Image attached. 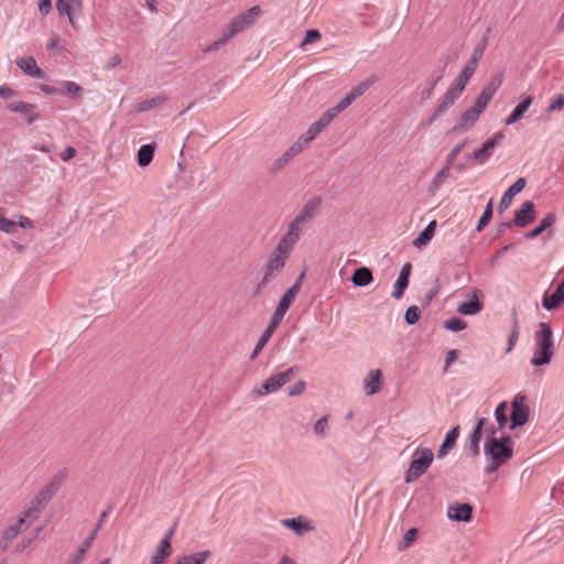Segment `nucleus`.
Returning a JSON list of instances; mask_svg holds the SVG:
<instances>
[{"label":"nucleus","instance_id":"f257e3e1","mask_svg":"<svg viewBox=\"0 0 564 564\" xmlns=\"http://www.w3.org/2000/svg\"><path fill=\"white\" fill-rule=\"evenodd\" d=\"M489 434L484 447L485 455L488 458V464L485 468L486 474L497 471L513 456L512 441L510 437L507 436L498 440L494 435V430H490Z\"/></svg>","mask_w":564,"mask_h":564},{"label":"nucleus","instance_id":"f03ea898","mask_svg":"<svg viewBox=\"0 0 564 564\" xmlns=\"http://www.w3.org/2000/svg\"><path fill=\"white\" fill-rule=\"evenodd\" d=\"M553 332L547 323H540L536 332L534 333V352L531 359L533 366L547 365L554 354L553 347Z\"/></svg>","mask_w":564,"mask_h":564},{"label":"nucleus","instance_id":"7ed1b4c3","mask_svg":"<svg viewBox=\"0 0 564 564\" xmlns=\"http://www.w3.org/2000/svg\"><path fill=\"white\" fill-rule=\"evenodd\" d=\"M262 14V10L260 7L256 6L250 8L249 10L236 15L223 30L221 39L210 45L206 52L212 50H216L219 44H224L231 37L236 36L238 33L245 31L249 26H251L257 19Z\"/></svg>","mask_w":564,"mask_h":564},{"label":"nucleus","instance_id":"20e7f679","mask_svg":"<svg viewBox=\"0 0 564 564\" xmlns=\"http://www.w3.org/2000/svg\"><path fill=\"white\" fill-rule=\"evenodd\" d=\"M433 452L430 448L417 447L413 455L410 467L405 474V482L410 484L419 479L432 465Z\"/></svg>","mask_w":564,"mask_h":564},{"label":"nucleus","instance_id":"39448f33","mask_svg":"<svg viewBox=\"0 0 564 564\" xmlns=\"http://www.w3.org/2000/svg\"><path fill=\"white\" fill-rule=\"evenodd\" d=\"M290 253L275 247L268 257L264 264V272L261 281L258 284V290L264 288L270 281H272L284 268Z\"/></svg>","mask_w":564,"mask_h":564},{"label":"nucleus","instance_id":"423d86ee","mask_svg":"<svg viewBox=\"0 0 564 564\" xmlns=\"http://www.w3.org/2000/svg\"><path fill=\"white\" fill-rule=\"evenodd\" d=\"M37 514L34 509L24 510L17 519H13L9 527L3 532V539L7 541L13 540L21 532L25 531L36 519Z\"/></svg>","mask_w":564,"mask_h":564},{"label":"nucleus","instance_id":"0eeeda50","mask_svg":"<svg viewBox=\"0 0 564 564\" xmlns=\"http://www.w3.org/2000/svg\"><path fill=\"white\" fill-rule=\"evenodd\" d=\"M294 376L293 368H290L283 372L275 373L269 377L261 387L254 389V393L258 397H264L267 394L273 393L282 388L284 384L290 382Z\"/></svg>","mask_w":564,"mask_h":564},{"label":"nucleus","instance_id":"6e6552de","mask_svg":"<svg viewBox=\"0 0 564 564\" xmlns=\"http://www.w3.org/2000/svg\"><path fill=\"white\" fill-rule=\"evenodd\" d=\"M55 7L59 17H66L72 28L77 26V18L82 15L84 0H56Z\"/></svg>","mask_w":564,"mask_h":564},{"label":"nucleus","instance_id":"1a4fd4ad","mask_svg":"<svg viewBox=\"0 0 564 564\" xmlns=\"http://www.w3.org/2000/svg\"><path fill=\"white\" fill-rule=\"evenodd\" d=\"M527 398L522 394H517L512 400V411L510 414L511 429L521 426L527 423L529 419V408L525 404Z\"/></svg>","mask_w":564,"mask_h":564},{"label":"nucleus","instance_id":"9d476101","mask_svg":"<svg viewBox=\"0 0 564 564\" xmlns=\"http://www.w3.org/2000/svg\"><path fill=\"white\" fill-rule=\"evenodd\" d=\"M503 138L505 134L502 132H496L480 149L474 151L469 159L478 164L485 163L492 155L495 148L501 143Z\"/></svg>","mask_w":564,"mask_h":564},{"label":"nucleus","instance_id":"9b49d317","mask_svg":"<svg viewBox=\"0 0 564 564\" xmlns=\"http://www.w3.org/2000/svg\"><path fill=\"white\" fill-rule=\"evenodd\" d=\"M297 294H299L297 285H292L291 288H289L285 291V293L283 294V296L280 299V301L271 316V321H273L280 325L282 319L284 318L288 310L290 308L292 303L295 301Z\"/></svg>","mask_w":564,"mask_h":564},{"label":"nucleus","instance_id":"f8f14e48","mask_svg":"<svg viewBox=\"0 0 564 564\" xmlns=\"http://www.w3.org/2000/svg\"><path fill=\"white\" fill-rule=\"evenodd\" d=\"M304 227L292 220L289 224L285 235L280 239L276 247L291 254L297 243Z\"/></svg>","mask_w":564,"mask_h":564},{"label":"nucleus","instance_id":"ddd939ff","mask_svg":"<svg viewBox=\"0 0 564 564\" xmlns=\"http://www.w3.org/2000/svg\"><path fill=\"white\" fill-rule=\"evenodd\" d=\"M173 534L174 529H171L160 541L151 556V564H164L165 561L172 555Z\"/></svg>","mask_w":564,"mask_h":564},{"label":"nucleus","instance_id":"4468645a","mask_svg":"<svg viewBox=\"0 0 564 564\" xmlns=\"http://www.w3.org/2000/svg\"><path fill=\"white\" fill-rule=\"evenodd\" d=\"M482 292L480 290H473L470 294H467V300L462 302L457 312L463 315H476L482 310Z\"/></svg>","mask_w":564,"mask_h":564},{"label":"nucleus","instance_id":"2eb2a0df","mask_svg":"<svg viewBox=\"0 0 564 564\" xmlns=\"http://www.w3.org/2000/svg\"><path fill=\"white\" fill-rule=\"evenodd\" d=\"M473 506L469 503L454 502L447 507V517L456 522H470L473 518Z\"/></svg>","mask_w":564,"mask_h":564},{"label":"nucleus","instance_id":"dca6fc26","mask_svg":"<svg viewBox=\"0 0 564 564\" xmlns=\"http://www.w3.org/2000/svg\"><path fill=\"white\" fill-rule=\"evenodd\" d=\"M482 112L484 111L478 109L476 106H473L460 115L453 130L455 132H464L469 130L474 127Z\"/></svg>","mask_w":564,"mask_h":564},{"label":"nucleus","instance_id":"f3484780","mask_svg":"<svg viewBox=\"0 0 564 564\" xmlns=\"http://www.w3.org/2000/svg\"><path fill=\"white\" fill-rule=\"evenodd\" d=\"M462 90L452 86L443 96L441 102L437 105L431 120H436L442 117L459 98Z\"/></svg>","mask_w":564,"mask_h":564},{"label":"nucleus","instance_id":"a211bd4d","mask_svg":"<svg viewBox=\"0 0 564 564\" xmlns=\"http://www.w3.org/2000/svg\"><path fill=\"white\" fill-rule=\"evenodd\" d=\"M365 392L367 395H373L381 390L382 372L380 369H372L364 379Z\"/></svg>","mask_w":564,"mask_h":564},{"label":"nucleus","instance_id":"6ab92c4d","mask_svg":"<svg viewBox=\"0 0 564 564\" xmlns=\"http://www.w3.org/2000/svg\"><path fill=\"white\" fill-rule=\"evenodd\" d=\"M411 269H412V265H411V263L408 262L402 267V269L400 271L399 278L394 283L393 293H392L393 297H395L397 300H399L403 296L404 290L409 285V278L411 274Z\"/></svg>","mask_w":564,"mask_h":564},{"label":"nucleus","instance_id":"aec40b11","mask_svg":"<svg viewBox=\"0 0 564 564\" xmlns=\"http://www.w3.org/2000/svg\"><path fill=\"white\" fill-rule=\"evenodd\" d=\"M533 102L532 96H527L517 107L512 110V112L505 118L503 122L507 126L514 124L518 122L530 108Z\"/></svg>","mask_w":564,"mask_h":564},{"label":"nucleus","instance_id":"412c9836","mask_svg":"<svg viewBox=\"0 0 564 564\" xmlns=\"http://www.w3.org/2000/svg\"><path fill=\"white\" fill-rule=\"evenodd\" d=\"M21 70L34 78H44L45 73L37 66L34 57L21 58L17 62Z\"/></svg>","mask_w":564,"mask_h":564},{"label":"nucleus","instance_id":"4be33fe9","mask_svg":"<svg viewBox=\"0 0 564 564\" xmlns=\"http://www.w3.org/2000/svg\"><path fill=\"white\" fill-rule=\"evenodd\" d=\"M534 219V205L532 202H525L516 213L514 223L519 227H524Z\"/></svg>","mask_w":564,"mask_h":564},{"label":"nucleus","instance_id":"5701e85b","mask_svg":"<svg viewBox=\"0 0 564 564\" xmlns=\"http://www.w3.org/2000/svg\"><path fill=\"white\" fill-rule=\"evenodd\" d=\"M476 70V58H471L460 72V74L456 77L453 86L457 89L464 91L468 80L474 75Z\"/></svg>","mask_w":564,"mask_h":564},{"label":"nucleus","instance_id":"b1692460","mask_svg":"<svg viewBox=\"0 0 564 564\" xmlns=\"http://www.w3.org/2000/svg\"><path fill=\"white\" fill-rule=\"evenodd\" d=\"M525 186V180L523 177L519 178L513 185H511L503 194L500 202V209L503 210L508 208L513 199V197L520 193Z\"/></svg>","mask_w":564,"mask_h":564},{"label":"nucleus","instance_id":"393cba45","mask_svg":"<svg viewBox=\"0 0 564 564\" xmlns=\"http://www.w3.org/2000/svg\"><path fill=\"white\" fill-rule=\"evenodd\" d=\"M436 226V220L430 221L425 229L413 240V246L417 249L425 247L433 239Z\"/></svg>","mask_w":564,"mask_h":564},{"label":"nucleus","instance_id":"a878e982","mask_svg":"<svg viewBox=\"0 0 564 564\" xmlns=\"http://www.w3.org/2000/svg\"><path fill=\"white\" fill-rule=\"evenodd\" d=\"M449 175L451 170L448 166H443L430 182L427 192L432 195L436 194L442 188Z\"/></svg>","mask_w":564,"mask_h":564},{"label":"nucleus","instance_id":"bb28decb","mask_svg":"<svg viewBox=\"0 0 564 564\" xmlns=\"http://www.w3.org/2000/svg\"><path fill=\"white\" fill-rule=\"evenodd\" d=\"M564 302V280L556 288L555 292L552 295H544L543 297V306L546 310H553L557 307L560 304Z\"/></svg>","mask_w":564,"mask_h":564},{"label":"nucleus","instance_id":"cd10ccee","mask_svg":"<svg viewBox=\"0 0 564 564\" xmlns=\"http://www.w3.org/2000/svg\"><path fill=\"white\" fill-rule=\"evenodd\" d=\"M8 109L12 112L29 115L28 123L34 122L37 118V116L33 112L34 106L22 100L10 102L8 105Z\"/></svg>","mask_w":564,"mask_h":564},{"label":"nucleus","instance_id":"c85d7f7f","mask_svg":"<svg viewBox=\"0 0 564 564\" xmlns=\"http://www.w3.org/2000/svg\"><path fill=\"white\" fill-rule=\"evenodd\" d=\"M372 281H373L372 272L367 267H360V268L356 269L351 276V282L356 286H366V285L370 284Z\"/></svg>","mask_w":564,"mask_h":564},{"label":"nucleus","instance_id":"c756f323","mask_svg":"<svg viewBox=\"0 0 564 564\" xmlns=\"http://www.w3.org/2000/svg\"><path fill=\"white\" fill-rule=\"evenodd\" d=\"M279 324L273 322V321H270L267 329L264 330V333L261 335V337L259 338L252 354H251V359H254L259 352L263 349V347L267 345V343L269 341L270 337L272 336V334L274 333V330L278 328Z\"/></svg>","mask_w":564,"mask_h":564},{"label":"nucleus","instance_id":"7c9ffc66","mask_svg":"<svg viewBox=\"0 0 564 564\" xmlns=\"http://www.w3.org/2000/svg\"><path fill=\"white\" fill-rule=\"evenodd\" d=\"M155 144H144L138 151V164L141 167L148 166L154 156Z\"/></svg>","mask_w":564,"mask_h":564},{"label":"nucleus","instance_id":"2f4dec72","mask_svg":"<svg viewBox=\"0 0 564 564\" xmlns=\"http://www.w3.org/2000/svg\"><path fill=\"white\" fill-rule=\"evenodd\" d=\"M209 556V551L197 552L195 554L180 557L175 564H205Z\"/></svg>","mask_w":564,"mask_h":564},{"label":"nucleus","instance_id":"473e14b6","mask_svg":"<svg viewBox=\"0 0 564 564\" xmlns=\"http://www.w3.org/2000/svg\"><path fill=\"white\" fill-rule=\"evenodd\" d=\"M458 435H459V427L458 426L453 427L446 434V437H445V440H444V442H443V444H442V446H441V448L438 451V457H443V456H445L447 454V451L451 449L454 446Z\"/></svg>","mask_w":564,"mask_h":564},{"label":"nucleus","instance_id":"72a5a7b5","mask_svg":"<svg viewBox=\"0 0 564 564\" xmlns=\"http://www.w3.org/2000/svg\"><path fill=\"white\" fill-rule=\"evenodd\" d=\"M486 424L485 419H480L477 422V425L475 426L471 435H470V448L473 449L474 454L477 455L479 453V442L481 438V431Z\"/></svg>","mask_w":564,"mask_h":564},{"label":"nucleus","instance_id":"f704fd0d","mask_svg":"<svg viewBox=\"0 0 564 564\" xmlns=\"http://www.w3.org/2000/svg\"><path fill=\"white\" fill-rule=\"evenodd\" d=\"M315 209L316 205L314 203H310L305 205L303 210L293 220L304 227L305 224L314 217Z\"/></svg>","mask_w":564,"mask_h":564},{"label":"nucleus","instance_id":"c9c22d12","mask_svg":"<svg viewBox=\"0 0 564 564\" xmlns=\"http://www.w3.org/2000/svg\"><path fill=\"white\" fill-rule=\"evenodd\" d=\"M555 223V216L552 214H549L545 218L541 220V224L527 234V237L530 239L536 238L540 236L545 229L551 227Z\"/></svg>","mask_w":564,"mask_h":564},{"label":"nucleus","instance_id":"e433bc0d","mask_svg":"<svg viewBox=\"0 0 564 564\" xmlns=\"http://www.w3.org/2000/svg\"><path fill=\"white\" fill-rule=\"evenodd\" d=\"M308 144L310 143L302 135H300L297 140L292 145H290L285 152L293 160L295 156L301 154Z\"/></svg>","mask_w":564,"mask_h":564},{"label":"nucleus","instance_id":"4c0bfd02","mask_svg":"<svg viewBox=\"0 0 564 564\" xmlns=\"http://www.w3.org/2000/svg\"><path fill=\"white\" fill-rule=\"evenodd\" d=\"M46 48L48 51H53L54 53L62 54L65 52V46L62 43L61 35L54 33L50 36L46 42Z\"/></svg>","mask_w":564,"mask_h":564},{"label":"nucleus","instance_id":"58836bf2","mask_svg":"<svg viewBox=\"0 0 564 564\" xmlns=\"http://www.w3.org/2000/svg\"><path fill=\"white\" fill-rule=\"evenodd\" d=\"M507 411H508V403L506 401L501 402L495 411L496 420L501 429L505 427L506 424L508 423Z\"/></svg>","mask_w":564,"mask_h":564},{"label":"nucleus","instance_id":"ea45409f","mask_svg":"<svg viewBox=\"0 0 564 564\" xmlns=\"http://www.w3.org/2000/svg\"><path fill=\"white\" fill-rule=\"evenodd\" d=\"M372 80L371 79H366L361 83H359L357 86H355L349 93L348 95L354 99L356 100L358 97H360L361 95H364L369 88L370 86L372 85Z\"/></svg>","mask_w":564,"mask_h":564},{"label":"nucleus","instance_id":"a19ab883","mask_svg":"<svg viewBox=\"0 0 564 564\" xmlns=\"http://www.w3.org/2000/svg\"><path fill=\"white\" fill-rule=\"evenodd\" d=\"M325 130L324 127H322L318 121L313 122L305 133L301 134L308 143H311L313 140L317 138V135Z\"/></svg>","mask_w":564,"mask_h":564},{"label":"nucleus","instance_id":"79ce46f5","mask_svg":"<svg viewBox=\"0 0 564 564\" xmlns=\"http://www.w3.org/2000/svg\"><path fill=\"white\" fill-rule=\"evenodd\" d=\"M492 208H494V203H492V199H490L482 216L480 217V219L478 221V225L476 228L477 231H481L488 225V223L491 220Z\"/></svg>","mask_w":564,"mask_h":564},{"label":"nucleus","instance_id":"37998d69","mask_svg":"<svg viewBox=\"0 0 564 564\" xmlns=\"http://www.w3.org/2000/svg\"><path fill=\"white\" fill-rule=\"evenodd\" d=\"M291 161L292 159L290 158V155L286 152H284L272 162L270 166V172L275 173L284 169Z\"/></svg>","mask_w":564,"mask_h":564},{"label":"nucleus","instance_id":"c03bdc74","mask_svg":"<svg viewBox=\"0 0 564 564\" xmlns=\"http://www.w3.org/2000/svg\"><path fill=\"white\" fill-rule=\"evenodd\" d=\"M467 326L466 322L458 317H452L444 323V327L451 332H459L465 329Z\"/></svg>","mask_w":564,"mask_h":564},{"label":"nucleus","instance_id":"a18cd8bd","mask_svg":"<svg viewBox=\"0 0 564 564\" xmlns=\"http://www.w3.org/2000/svg\"><path fill=\"white\" fill-rule=\"evenodd\" d=\"M63 91L72 97L78 98L82 95L83 88L70 80L63 83Z\"/></svg>","mask_w":564,"mask_h":564},{"label":"nucleus","instance_id":"49530a36","mask_svg":"<svg viewBox=\"0 0 564 564\" xmlns=\"http://www.w3.org/2000/svg\"><path fill=\"white\" fill-rule=\"evenodd\" d=\"M165 101H166V97H164V96H156L154 98H151V99H148V100L143 101L140 105V110L141 111H148V110H150L152 108H156V107L163 105Z\"/></svg>","mask_w":564,"mask_h":564},{"label":"nucleus","instance_id":"de8ad7c7","mask_svg":"<svg viewBox=\"0 0 564 564\" xmlns=\"http://www.w3.org/2000/svg\"><path fill=\"white\" fill-rule=\"evenodd\" d=\"M466 144V140L458 143L457 145H455L451 152L448 153V155L446 156V160H445V164L444 166H448V169L451 170L457 155L460 153V151L464 149Z\"/></svg>","mask_w":564,"mask_h":564},{"label":"nucleus","instance_id":"09e8293b","mask_svg":"<svg viewBox=\"0 0 564 564\" xmlns=\"http://www.w3.org/2000/svg\"><path fill=\"white\" fill-rule=\"evenodd\" d=\"M421 316V312L417 306H410L405 312V322L410 325H414L419 322Z\"/></svg>","mask_w":564,"mask_h":564},{"label":"nucleus","instance_id":"8fccbe9b","mask_svg":"<svg viewBox=\"0 0 564 564\" xmlns=\"http://www.w3.org/2000/svg\"><path fill=\"white\" fill-rule=\"evenodd\" d=\"M416 536H417L416 529L413 528V529L408 530L403 536L401 544L399 545V550L408 549L415 541Z\"/></svg>","mask_w":564,"mask_h":564},{"label":"nucleus","instance_id":"3c124183","mask_svg":"<svg viewBox=\"0 0 564 564\" xmlns=\"http://www.w3.org/2000/svg\"><path fill=\"white\" fill-rule=\"evenodd\" d=\"M562 108H564V95L558 94L551 100L550 105L546 108V112L551 113L556 110H561Z\"/></svg>","mask_w":564,"mask_h":564},{"label":"nucleus","instance_id":"603ef678","mask_svg":"<svg viewBox=\"0 0 564 564\" xmlns=\"http://www.w3.org/2000/svg\"><path fill=\"white\" fill-rule=\"evenodd\" d=\"M321 33L318 30H308L306 31L305 37L301 43V47H304L307 44L314 43L321 39Z\"/></svg>","mask_w":564,"mask_h":564},{"label":"nucleus","instance_id":"864d4df0","mask_svg":"<svg viewBox=\"0 0 564 564\" xmlns=\"http://www.w3.org/2000/svg\"><path fill=\"white\" fill-rule=\"evenodd\" d=\"M283 524L297 533H301L302 529L304 528L303 522L297 519H286L283 521Z\"/></svg>","mask_w":564,"mask_h":564},{"label":"nucleus","instance_id":"5fc2aeb1","mask_svg":"<svg viewBox=\"0 0 564 564\" xmlns=\"http://www.w3.org/2000/svg\"><path fill=\"white\" fill-rule=\"evenodd\" d=\"M490 100H491V98H489V96H487L486 94L480 91V94L477 97L474 106H476L478 109L484 111L487 108V106H488Z\"/></svg>","mask_w":564,"mask_h":564},{"label":"nucleus","instance_id":"6e6d98bb","mask_svg":"<svg viewBox=\"0 0 564 564\" xmlns=\"http://www.w3.org/2000/svg\"><path fill=\"white\" fill-rule=\"evenodd\" d=\"M37 8L42 15H47L53 9L52 0H39Z\"/></svg>","mask_w":564,"mask_h":564},{"label":"nucleus","instance_id":"4d7b16f0","mask_svg":"<svg viewBox=\"0 0 564 564\" xmlns=\"http://www.w3.org/2000/svg\"><path fill=\"white\" fill-rule=\"evenodd\" d=\"M327 426H328L327 417L324 416V417L317 420L316 423L314 424V432L317 435H323L326 432Z\"/></svg>","mask_w":564,"mask_h":564},{"label":"nucleus","instance_id":"13d9d810","mask_svg":"<svg viewBox=\"0 0 564 564\" xmlns=\"http://www.w3.org/2000/svg\"><path fill=\"white\" fill-rule=\"evenodd\" d=\"M15 228H17V223L9 220L6 217L3 218V220H1L0 230L4 231L7 234H12V232H14Z\"/></svg>","mask_w":564,"mask_h":564},{"label":"nucleus","instance_id":"bf43d9fd","mask_svg":"<svg viewBox=\"0 0 564 564\" xmlns=\"http://www.w3.org/2000/svg\"><path fill=\"white\" fill-rule=\"evenodd\" d=\"M305 390V382L304 381H297L293 387H291L288 391V394L290 397L300 395Z\"/></svg>","mask_w":564,"mask_h":564},{"label":"nucleus","instance_id":"052dcab7","mask_svg":"<svg viewBox=\"0 0 564 564\" xmlns=\"http://www.w3.org/2000/svg\"><path fill=\"white\" fill-rule=\"evenodd\" d=\"M17 95H18V93L10 86H8V85L0 86V97H2L3 99H9V98L15 97Z\"/></svg>","mask_w":564,"mask_h":564},{"label":"nucleus","instance_id":"680f3d73","mask_svg":"<svg viewBox=\"0 0 564 564\" xmlns=\"http://www.w3.org/2000/svg\"><path fill=\"white\" fill-rule=\"evenodd\" d=\"M91 544L93 543H90V541L85 540L83 542V544L80 545V547L77 550V552L74 555L76 557H78L79 560L84 561L85 555H86L87 551L89 550V547L91 546Z\"/></svg>","mask_w":564,"mask_h":564},{"label":"nucleus","instance_id":"e2e57ef3","mask_svg":"<svg viewBox=\"0 0 564 564\" xmlns=\"http://www.w3.org/2000/svg\"><path fill=\"white\" fill-rule=\"evenodd\" d=\"M503 83V74L500 73L498 75H495L488 83L487 85H489L490 87H492L495 90H498L500 88V86L502 85Z\"/></svg>","mask_w":564,"mask_h":564},{"label":"nucleus","instance_id":"0e129e2a","mask_svg":"<svg viewBox=\"0 0 564 564\" xmlns=\"http://www.w3.org/2000/svg\"><path fill=\"white\" fill-rule=\"evenodd\" d=\"M355 100L347 94L337 105L336 107L341 112L346 108H348Z\"/></svg>","mask_w":564,"mask_h":564},{"label":"nucleus","instance_id":"69168bd1","mask_svg":"<svg viewBox=\"0 0 564 564\" xmlns=\"http://www.w3.org/2000/svg\"><path fill=\"white\" fill-rule=\"evenodd\" d=\"M76 155V150L72 147H67L63 153L61 154V159L63 161H68L70 159H73L74 156Z\"/></svg>","mask_w":564,"mask_h":564},{"label":"nucleus","instance_id":"338daca9","mask_svg":"<svg viewBox=\"0 0 564 564\" xmlns=\"http://www.w3.org/2000/svg\"><path fill=\"white\" fill-rule=\"evenodd\" d=\"M18 225H19L21 228H25V229H31V228H33V227H34L33 221H32L30 218L24 217V216H21V217H20V220H19V223L17 224V226H18Z\"/></svg>","mask_w":564,"mask_h":564},{"label":"nucleus","instance_id":"774afa93","mask_svg":"<svg viewBox=\"0 0 564 564\" xmlns=\"http://www.w3.org/2000/svg\"><path fill=\"white\" fill-rule=\"evenodd\" d=\"M518 329L514 328L509 337V347L507 349L508 352H510L516 344V341L518 340Z\"/></svg>","mask_w":564,"mask_h":564}]
</instances>
